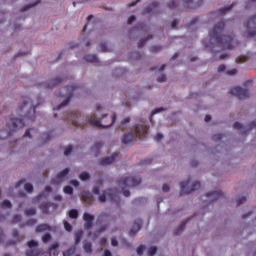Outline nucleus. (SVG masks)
<instances>
[{
  "mask_svg": "<svg viewBox=\"0 0 256 256\" xmlns=\"http://www.w3.org/2000/svg\"><path fill=\"white\" fill-rule=\"evenodd\" d=\"M163 139V134L161 133H157L155 138H154V141H156L157 143H159V141H161Z\"/></svg>",
  "mask_w": 256,
  "mask_h": 256,
  "instance_id": "3c124183",
  "label": "nucleus"
},
{
  "mask_svg": "<svg viewBox=\"0 0 256 256\" xmlns=\"http://www.w3.org/2000/svg\"><path fill=\"white\" fill-rule=\"evenodd\" d=\"M230 95H234V97H237L240 101H244V99L249 97V91L236 86L230 90Z\"/></svg>",
  "mask_w": 256,
  "mask_h": 256,
  "instance_id": "1a4fd4ad",
  "label": "nucleus"
},
{
  "mask_svg": "<svg viewBox=\"0 0 256 256\" xmlns=\"http://www.w3.org/2000/svg\"><path fill=\"white\" fill-rule=\"evenodd\" d=\"M161 111H165V108H156L151 112V116L157 115V113H161Z\"/></svg>",
  "mask_w": 256,
  "mask_h": 256,
  "instance_id": "49530a36",
  "label": "nucleus"
},
{
  "mask_svg": "<svg viewBox=\"0 0 256 256\" xmlns=\"http://www.w3.org/2000/svg\"><path fill=\"white\" fill-rule=\"evenodd\" d=\"M69 217L70 219H77V217H79V211H77L76 209L70 210Z\"/></svg>",
  "mask_w": 256,
  "mask_h": 256,
  "instance_id": "c756f323",
  "label": "nucleus"
},
{
  "mask_svg": "<svg viewBox=\"0 0 256 256\" xmlns=\"http://www.w3.org/2000/svg\"><path fill=\"white\" fill-rule=\"evenodd\" d=\"M67 175H69V168H65L63 171L58 173L56 177L52 179L51 184L59 185L60 183H63V179H65Z\"/></svg>",
  "mask_w": 256,
  "mask_h": 256,
  "instance_id": "f8f14e48",
  "label": "nucleus"
},
{
  "mask_svg": "<svg viewBox=\"0 0 256 256\" xmlns=\"http://www.w3.org/2000/svg\"><path fill=\"white\" fill-rule=\"evenodd\" d=\"M79 91V85H70L66 87V99L59 105L58 107L54 108V111H59V109H63V107H67L69 105V101L73 98V95Z\"/></svg>",
  "mask_w": 256,
  "mask_h": 256,
  "instance_id": "423d86ee",
  "label": "nucleus"
},
{
  "mask_svg": "<svg viewBox=\"0 0 256 256\" xmlns=\"http://www.w3.org/2000/svg\"><path fill=\"white\" fill-rule=\"evenodd\" d=\"M84 61H86L87 63H98L99 58L95 54H88L84 56Z\"/></svg>",
  "mask_w": 256,
  "mask_h": 256,
  "instance_id": "6ab92c4d",
  "label": "nucleus"
},
{
  "mask_svg": "<svg viewBox=\"0 0 256 256\" xmlns=\"http://www.w3.org/2000/svg\"><path fill=\"white\" fill-rule=\"evenodd\" d=\"M153 39V35H148L147 39H140L138 42V47H143L145 45V43H147V41Z\"/></svg>",
  "mask_w": 256,
  "mask_h": 256,
  "instance_id": "c85d7f7f",
  "label": "nucleus"
},
{
  "mask_svg": "<svg viewBox=\"0 0 256 256\" xmlns=\"http://www.w3.org/2000/svg\"><path fill=\"white\" fill-rule=\"evenodd\" d=\"M21 221V215H15L13 218V223H19Z\"/></svg>",
  "mask_w": 256,
  "mask_h": 256,
  "instance_id": "680f3d73",
  "label": "nucleus"
},
{
  "mask_svg": "<svg viewBox=\"0 0 256 256\" xmlns=\"http://www.w3.org/2000/svg\"><path fill=\"white\" fill-rule=\"evenodd\" d=\"M75 245H79L81 243V239H83V231L79 230L75 233Z\"/></svg>",
  "mask_w": 256,
  "mask_h": 256,
  "instance_id": "393cba45",
  "label": "nucleus"
},
{
  "mask_svg": "<svg viewBox=\"0 0 256 256\" xmlns=\"http://www.w3.org/2000/svg\"><path fill=\"white\" fill-rule=\"evenodd\" d=\"M70 183H71V185H73L74 187H79V181H77V180H71Z\"/></svg>",
  "mask_w": 256,
  "mask_h": 256,
  "instance_id": "774afa93",
  "label": "nucleus"
},
{
  "mask_svg": "<svg viewBox=\"0 0 256 256\" xmlns=\"http://www.w3.org/2000/svg\"><path fill=\"white\" fill-rule=\"evenodd\" d=\"M191 179H188L187 181H183L180 183V195H189V193H193V191H197L201 189V183L200 182H194L191 189H189V183Z\"/></svg>",
  "mask_w": 256,
  "mask_h": 256,
  "instance_id": "0eeeda50",
  "label": "nucleus"
},
{
  "mask_svg": "<svg viewBox=\"0 0 256 256\" xmlns=\"http://www.w3.org/2000/svg\"><path fill=\"white\" fill-rule=\"evenodd\" d=\"M189 223V218L187 220H184L178 228L174 230V235H181V233L185 230V225Z\"/></svg>",
  "mask_w": 256,
  "mask_h": 256,
  "instance_id": "aec40b11",
  "label": "nucleus"
},
{
  "mask_svg": "<svg viewBox=\"0 0 256 256\" xmlns=\"http://www.w3.org/2000/svg\"><path fill=\"white\" fill-rule=\"evenodd\" d=\"M177 25H179V20L174 19L171 23L172 29H177Z\"/></svg>",
  "mask_w": 256,
  "mask_h": 256,
  "instance_id": "864d4df0",
  "label": "nucleus"
},
{
  "mask_svg": "<svg viewBox=\"0 0 256 256\" xmlns=\"http://www.w3.org/2000/svg\"><path fill=\"white\" fill-rule=\"evenodd\" d=\"M245 61H247V57L236 58V63H245Z\"/></svg>",
  "mask_w": 256,
  "mask_h": 256,
  "instance_id": "5fc2aeb1",
  "label": "nucleus"
},
{
  "mask_svg": "<svg viewBox=\"0 0 256 256\" xmlns=\"http://www.w3.org/2000/svg\"><path fill=\"white\" fill-rule=\"evenodd\" d=\"M137 31H145V23H140L136 27Z\"/></svg>",
  "mask_w": 256,
  "mask_h": 256,
  "instance_id": "603ef678",
  "label": "nucleus"
},
{
  "mask_svg": "<svg viewBox=\"0 0 256 256\" xmlns=\"http://www.w3.org/2000/svg\"><path fill=\"white\" fill-rule=\"evenodd\" d=\"M64 193H66V195H71L73 193V187L65 186L64 187Z\"/></svg>",
  "mask_w": 256,
  "mask_h": 256,
  "instance_id": "ea45409f",
  "label": "nucleus"
},
{
  "mask_svg": "<svg viewBox=\"0 0 256 256\" xmlns=\"http://www.w3.org/2000/svg\"><path fill=\"white\" fill-rule=\"evenodd\" d=\"M161 49H163V47L159 46V45H154V46L150 47L151 53H159V51H161Z\"/></svg>",
  "mask_w": 256,
  "mask_h": 256,
  "instance_id": "72a5a7b5",
  "label": "nucleus"
},
{
  "mask_svg": "<svg viewBox=\"0 0 256 256\" xmlns=\"http://www.w3.org/2000/svg\"><path fill=\"white\" fill-rule=\"evenodd\" d=\"M95 220V217L87 212L83 214V221H84V228L85 229H91L93 227V221Z\"/></svg>",
  "mask_w": 256,
  "mask_h": 256,
  "instance_id": "ddd939ff",
  "label": "nucleus"
},
{
  "mask_svg": "<svg viewBox=\"0 0 256 256\" xmlns=\"http://www.w3.org/2000/svg\"><path fill=\"white\" fill-rule=\"evenodd\" d=\"M231 9H233V5H230V6L224 7V8H220L219 13H221L223 15V14L227 13L228 11H231Z\"/></svg>",
  "mask_w": 256,
  "mask_h": 256,
  "instance_id": "c9c22d12",
  "label": "nucleus"
},
{
  "mask_svg": "<svg viewBox=\"0 0 256 256\" xmlns=\"http://www.w3.org/2000/svg\"><path fill=\"white\" fill-rule=\"evenodd\" d=\"M63 223H64V229H65L66 231H68V232L73 231V226H71V224H69V222L64 221Z\"/></svg>",
  "mask_w": 256,
  "mask_h": 256,
  "instance_id": "58836bf2",
  "label": "nucleus"
},
{
  "mask_svg": "<svg viewBox=\"0 0 256 256\" xmlns=\"http://www.w3.org/2000/svg\"><path fill=\"white\" fill-rule=\"evenodd\" d=\"M106 229H107V225L101 226V227L99 228V230L96 232L97 235H100V233H103V231H105Z\"/></svg>",
  "mask_w": 256,
  "mask_h": 256,
  "instance_id": "e2e57ef3",
  "label": "nucleus"
},
{
  "mask_svg": "<svg viewBox=\"0 0 256 256\" xmlns=\"http://www.w3.org/2000/svg\"><path fill=\"white\" fill-rule=\"evenodd\" d=\"M107 199L117 203L119 201L118 190L108 189L106 192H104L103 194H101L99 196L100 203H105V201H107Z\"/></svg>",
  "mask_w": 256,
  "mask_h": 256,
  "instance_id": "6e6552de",
  "label": "nucleus"
},
{
  "mask_svg": "<svg viewBox=\"0 0 256 256\" xmlns=\"http://www.w3.org/2000/svg\"><path fill=\"white\" fill-rule=\"evenodd\" d=\"M40 209L44 215H47L49 213V204L43 203L40 205Z\"/></svg>",
  "mask_w": 256,
  "mask_h": 256,
  "instance_id": "7c9ffc66",
  "label": "nucleus"
},
{
  "mask_svg": "<svg viewBox=\"0 0 256 256\" xmlns=\"http://www.w3.org/2000/svg\"><path fill=\"white\" fill-rule=\"evenodd\" d=\"M63 81L62 78H56L50 81V83L46 84V89H53L55 85H59Z\"/></svg>",
  "mask_w": 256,
  "mask_h": 256,
  "instance_id": "5701e85b",
  "label": "nucleus"
},
{
  "mask_svg": "<svg viewBox=\"0 0 256 256\" xmlns=\"http://www.w3.org/2000/svg\"><path fill=\"white\" fill-rule=\"evenodd\" d=\"M77 248L75 246L68 248L65 252H63V256H73L75 255V251Z\"/></svg>",
  "mask_w": 256,
  "mask_h": 256,
  "instance_id": "bb28decb",
  "label": "nucleus"
},
{
  "mask_svg": "<svg viewBox=\"0 0 256 256\" xmlns=\"http://www.w3.org/2000/svg\"><path fill=\"white\" fill-rule=\"evenodd\" d=\"M149 132V125L147 123L142 122L140 125L136 126L134 130L130 133H125L122 137L123 145H129L131 141L138 137L139 139H145L147 137V133Z\"/></svg>",
  "mask_w": 256,
  "mask_h": 256,
  "instance_id": "20e7f679",
  "label": "nucleus"
},
{
  "mask_svg": "<svg viewBox=\"0 0 256 256\" xmlns=\"http://www.w3.org/2000/svg\"><path fill=\"white\" fill-rule=\"evenodd\" d=\"M82 199H83V201L88 203V205H91V203H93V194H91V192H89V191H83Z\"/></svg>",
  "mask_w": 256,
  "mask_h": 256,
  "instance_id": "a211bd4d",
  "label": "nucleus"
},
{
  "mask_svg": "<svg viewBox=\"0 0 256 256\" xmlns=\"http://www.w3.org/2000/svg\"><path fill=\"white\" fill-rule=\"evenodd\" d=\"M117 185L122 190L124 197H130L131 192L127 189V187H137V185H141L140 177H121L117 180Z\"/></svg>",
  "mask_w": 256,
  "mask_h": 256,
  "instance_id": "39448f33",
  "label": "nucleus"
},
{
  "mask_svg": "<svg viewBox=\"0 0 256 256\" xmlns=\"http://www.w3.org/2000/svg\"><path fill=\"white\" fill-rule=\"evenodd\" d=\"M100 49L101 51H103V53H107V51H109V48L107 47V43H101Z\"/></svg>",
  "mask_w": 256,
  "mask_h": 256,
  "instance_id": "37998d69",
  "label": "nucleus"
},
{
  "mask_svg": "<svg viewBox=\"0 0 256 256\" xmlns=\"http://www.w3.org/2000/svg\"><path fill=\"white\" fill-rule=\"evenodd\" d=\"M119 157V154L113 153L111 156L104 157L100 160V165H111Z\"/></svg>",
  "mask_w": 256,
  "mask_h": 256,
  "instance_id": "dca6fc26",
  "label": "nucleus"
},
{
  "mask_svg": "<svg viewBox=\"0 0 256 256\" xmlns=\"http://www.w3.org/2000/svg\"><path fill=\"white\" fill-rule=\"evenodd\" d=\"M247 201L246 197H241L239 199L236 200V205H243V203Z\"/></svg>",
  "mask_w": 256,
  "mask_h": 256,
  "instance_id": "8fccbe9b",
  "label": "nucleus"
},
{
  "mask_svg": "<svg viewBox=\"0 0 256 256\" xmlns=\"http://www.w3.org/2000/svg\"><path fill=\"white\" fill-rule=\"evenodd\" d=\"M159 7V2H152L147 8H146V13H153L155 9Z\"/></svg>",
  "mask_w": 256,
  "mask_h": 256,
  "instance_id": "a878e982",
  "label": "nucleus"
},
{
  "mask_svg": "<svg viewBox=\"0 0 256 256\" xmlns=\"http://www.w3.org/2000/svg\"><path fill=\"white\" fill-rule=\"evenodd\" d=\"M234 129H243V124L239 122H235L233 125Z\"/></svg>",
  "mask_w": 256,
  "mask_h": 256,
  "instance_id": "13d9d810",
  "label": "nucleus"
},
{
  "mask_svg": "<svg viewBox=\"0 0 256 256\" xmlns=\"http://www.w3.org/2000/svg\"><path fill=\"white\" fill-rule=\"evenodd\" d=\"M246 27H247L248 37H255L256 36V15L248 19Z\"/></svg>",
  "mask_w": 256,
  "mask_h": 256,
  "instance_id": "9b49d317",
  "label": "nucleus"
},
{
  "mask_svg": "<svg viewBox=\"0 0 256 256\" xmlns=\"http://www.w3.org/2000/svg\"><path fill=\"white\" fill-rule=\"evenodd\" d=\"M22 105L18 107V111H26L22 118H10L8 125H12L10 131L22 129L25 126V121H35V109L37 106L33 105V100L29 97H23Z\"/></svg>",
  "mask_w": 256,
  "mask_h": 256,
  "instance_id": "7ed1b4c3",
  "label": "nucleus"
},
{
  "mask_svg": "<svg viewBox=\"0 0 256 256\" xmlns=\"http://www.w3.org/2000/svg\"><path fill=\"white\" fill-rule=\"evenodd\" d=\"M37 213V209L31 207L27 210H25V215H27L28 217L31 215H35Z\"/></svg>",
  "mask_w": 256,
  "mask_h": 256,
  "instance_id": "473e14b6",
  "label": "nucleus"
},
{
  "mask_svg": "<svg viewBox=\"0 0 256 256\" xmlns=\"http://www.w3.org/2000/svg\"><path fill=\"white\" fill-rule=\"evenodd\" d=\"M105 117H107V114L102 115V122L100 120H97V116H88L86 118V123L81 122V113L79 112H70L64 114V119L66 121H70L74 127H80V129H85L86 125H91L94 127H102L103 129H107L111 127L115 121H117V115L113 114L107 123V120H105Z\"/></svg>",
  "mask_w": 256,
  "mask_h": 256,
  "instance_id": "f03ea898",
  "label": "nucleus"
},
{
  "mask_svg": "<svg viewBox=\"0 0 256 256\" xmlns=\"http://www.w3.org/2000/svg\"><path fill=\"white\" fill-rule=\"evenodd\" d=\"M90 178H91V175H89L88 172H82V173L80 174V176H79V179H80L81 181H88V179H90Z\"/></svg>",
  "mask_w": 256,
  "mask_h": 256,
  "instance_id": "2f4dec72",
  "label": "nucleus"
},
{
  "mask_svg": "<svg viewBox=\"0 0 256 256\" xmlns=\"http://www.w3.org/2000/svg\"><path fill=\"white\" fill-rule=\"evenodd\" d=\"M12 237L14 240L7 242V245H17V243H19V231L13 230Z\"/></svg>",
  "mask_w": 256,
  "mask_h": 256,
  "instance_id": "412c9836",
  "label": "nucleus"
},
{
  "mask_svg": "<svg viewBox=\"0 0 256 256\" xmlns=\"http://www.w3.org/2000/svg\"><path fill=\"white\" fill-rule=\"evenodd\" d=\"M2 207L6 208V209L11 208V201H9V200H4V201L2 202Z\"/></svg>",
  "mask_w": 256,
  "mask_h": 256,
  "instance_id": "79ce46f5",
  "label": "nucleus"
},
{
  "mask_svg": "<svg viewBox=\"0 0 256 256\" xmlns=\"http://www.w3.org/2000/svg\"><path fill=\"white\" fill-rule=\"evenodd\" d=\"M213 141H221V139H223V134H215L212 137Z\"/></svg>",
  "mask_w": 256,
  "mask_h": 256,
  "instance_id": "09e8293b",
  "label": "nucleus"
},
{
  "mask_svg": "<svg viewBox=\"0 0 256 256\" xmlns=\"http://www.w3.org/2000/svg\"><path fill=\"white\" fill-rule=\"evenodd\" d=\"M59 247L58 243H54L50 246L51 251H55Z\"/></svg>",
  "mask_w": 256,
  "mask_h": 256,
  "instance_id": "338daca9",
  "label": "nucleus"
},
{
  "mask_svg": "<svg viewBox=\"0 0 256 256\" xmlns=\"http://www.w3.org/2000/svg\"><path fill=\"white\" fill-rule=\"evenodd\" d=\"M29 251L26 252V256H39L41 255V250H39V243L35 240H30L27 243Z\"/></svg>",
  "mask_w": 256,
  "mask_h": 256,
  "instance_id": "9d476101",
  "label": "nucleus"
},
{
  "mask_svg": "<svg viewBox=\"0 0 256 256\" xmlns=\"http://www.w3.org/2000/svg\"><path fill=\"white\" fill-rule=\"evenodd\" d=\"M157 81L158 83H165V81H167V76L163 74L157 78Z\"/></svg>",
  "mask_w": 256,
  "mask_h": 256,
  "instance_id": "de8ad7c7",
  "label": "nucleus"
},
{
  "mask_svg": "<svg viewBox=\"0 0 256 256\" xmlns=\"http://www.w3.org/2000/svg\"><path fill=\"white\" fill-rule=\"evenodd\" d=\"M71 153H73V147L68 146V147L64 150V155L69 156V155H71Z\"/></svg>",
  "mask_w": 256,
  "mask_h": 256,
  "instance_id": "c03bdc74",
  "label": "nucleus"
},
{
  "mask_svg": "<svg viewBox=\"0 0 256 256\" xmlns=\"http://www.w3.org/2000/svg\"><path fill=\"white\" fill-rule=\"evenodd\" d=\"M42 241L43 243H49V241H51V234L46 233L42 236Z\"/></svg>",
  "mask_w": 256,
  "mask_h": 256,
  "instance_id": "e433bc0d",
  "label": "nucleus"
},
{
  "mask_svg": "<svg viewBox=\"0 0 256 256\" xmlns=\"http://www.w3.org/2000/svg\"><path fill=\"white\" fill-rule=\"evenodd\" d=\"M100 185H103V181L102 180H98L97 183H96V186L93 188L94 195H99V193H100Z\"/></svg>",
  "mask_w": 256,
  "mask_h": 256,
  "instance_id": "cd10ccee",
  "label": "nucleus"
},
{
  "mask_svg": "<svg viewBox=\"0 0 256 256\" xmlns=\"http://www.w3.org/2000/svg\"><path fill=\"white\" fill-rule=\"evenodd\" d=\"M143 251H145V246H143V245L138 246V248L136 250L137 255H140V256L143 255Z\"/></svg>",
  "mask_w": 256,
  "mask_h": 256,
  "instance_id": "a19ab883",
  "label": "nucleus"
},
{
  "mask_svg": "<svg viewBox=\"0 0 256 256\" xmlns=\"http://www.w3.org/2000/svg\"><path fill=\"white\" fill-rule=\"evenodd\" d=\"M155 253H157V247L151 246V247L148 249V255H149V256H153V255H155Z\"/></svg>",
  "mask_w": 256,
  "mask_h": 256,
  "instance_id": "4c0bfd02",
  "label": "nucleus"
},
{
  "mask_svg": "<svg viewBox=\"0 0 256 256\" xmlns=\"http://www.w3.org/2000/svg\"><path fill=\"white\" fill-rule=\"evenodd\" d=\"M137 18L135 17V15H131L129 18H128V25H131V23L135 22Z\"/></svg>",
  "mask_w": 256,
  "mask_h": 256,
  "instance_id": "bf43d9fd",
  "label": "nucleus"
},
{
  "mask_svg": "<svg viewBox=\"0 0 256 256\" xmlns=\"http://www.w3.org/2000/svg\"><path fill=\"white\" fill-rule=\"evenodd\" d=\"M218 73H226V75H237V69L227 70V66L221 64L218 66Z\"/></svg>",
  "mask_w": 256,
  "mask_h": 256,
  "instance_id": "f3484780",
  "label": "nucleus"
},
{
  "mask_svg": "<svg viewBox=\"0 0 256 256\" xmlns=\"http://www.w3.org/2000/svg\"><path fill=\"white\" fill-rule=\"evenodd\" d=\"M83 249L85 253H88L89 255L90 253H93V245L91 244V242H85L83 244Z\"/></svg>",
  "mask_w": 256,
  "mask_h": 256,
  "instance_id": "b1692460",
  "label": "nucleus"
},
{
  "mask_svg": "<svg viewBox=\"0 0 256 256\" xmlns=\"http://www.w3.org/2000/svg\"><path fill=\"white\" fill-rule=\"evenodd\" d=\"M141 225H143V221H141V219L134 221V223L129 231L130 237H135V235H137L138 231L141 229Z\"/></svg>",
  "mask_w": 256,
  "mask_h": 256,
  "instance_id": "4468645a",
  "label": "nucleus"
},
{
  "mask_svg": "<svg viewBox=\"0 0 256 256\" xmlns=\"http://www.w3.org/2000/svg\"><path fill=\"white\" fill-rule=\"evenodd\" d=\"M23 183H25V179L18 181V182L15 184L16 189L19 188L20 186H22Z\"/></svg>",
  "mask_w": 256,
  "mask_h": 256,
  "instance_id": "69168bd1",
  "label": "nucleus"
},
{
  "mask_svg": "<svg viewBox=\"0 0 256 256\" xmlns=\"http://www.w3.org/2000/svg\"><path fill=\"white\" fill-rule=\"evenodd\" d=\"M162 191H163L164 193L169 192V185H168V184H164L163 187H162Z\"/></svg>",
  "mask_w": 256,
  "mask_h": 256,
  "instance_id": "0e129e2a",
  "label": "nucleus"
},
{
  "mask_svg": "<svg viewBox=\"0 0 256 256\" xmlns=\"http://www.w3.org/2000/svg\"><path fill=\"white\" fill-rule=\"evenodd\" d=\"M43 231H51L49 224H40L36 227V233H43Z\"/></svg>",
  "mask_w": 256,
  "mask_h": 256,
  "instance_id": "4be33fe9",
  "label": "nucleus"
},
{
  "mask_svg": "<svg viewBox=\"0 0 256 256\" xmlns=\"http://www.w3.org/2000/svg\"><path fill=\"white\" fill-rule=\"evenodd\" d=\"M224 29L225 21L221 20L215 24L214 28L209 32L211 46L205 45V47L211 49L212 53H217L215 47H220L221 50L235 49V45H237V43L233 40V35H223Z\"/></svg>",
  "mask_w": 256,
  "mask_h": 256,
  "instance_id": "f257e3e1",
  "label": "nucleus"
},
{
  "mask_svg": "<svg viewBox=\"0 0 256 256\" xmlns=\"http://www.w3.org/2000/svg\"><path fill=\"white\" fill-rule=\"evenodd\" d=\"M37 3L39 2H36L35 4L33 5H26L22 8V11H29V9H31V7H35V5H37Z\"/></svg>",
  "mask_w": 256,
  "mask_h": 256,
  "instance_id": "6e6d98bb",
  "label": "nucleus"
},
{
  "mask_svg": "<svg viewBox=\"0 0 256 256\" xmlns=\"http://www.w3.org/2000/svg\"><path fill=\"white\" fill-rule=\"evenodd\" d=\"M35 223H37L36 219H30L26 222V225L31 226V225H35Z\"/></svg>",
  "mask_w": 256,
  "mask_h": 256,
  "instance_id": "052dcab7",
  "label": "nucleus"
},
{
  "mask_svg": "<svg viewBox=\"0 0 256 256\" xmlns=\"http://www.w3.org/2000/svg\"><path fill=\"white\" fill-rule=\"evenodd\" d=\"M24 189L27 193H33V184L26 183L24 185Z\"/></svg>",
  "mask_w": 256,
  "mask_h": 256,
  "instance_id": "f704fd0d",
  "label": "nucleus"
},
{
  "mask_svg": "<svg viewBox=\"0 0 256 256\" xmlns=\"http://www.w3.org/2000/svg\"><path fill=\"white\" fill-rule=\"evenodd\" d=\"M169 9H175L177 7V2L175 0H172L168 3Z\"/></svg>",
  "mask_w": 256,
  "mask_h": 256,
  "instance_id": "a18cd8bd",
  "label": "nucleus"
},
{
  "mask_svg": "<svg viewBox=\"0 0 256 256\" xmlns=\"http://www.w3.org/2000/svg\"><path fill=\"white\" fill-rule=\"evenodd\" d=\"M101 147H103V144L101 142H98L94 145L95 151H100Z\"/></svg>",
  "mask_w": 256,
  "mask_h": 256,
  "instance_id": "4d7b16f0",
  "label": "nucleus"
},
{
  "mask_svg": "<svg viewBox=\"0 0 256 256\" xmlns=\"http://www.w3.org/2000/svg\"><path fill=\"white\" fill-rule=\"evenodd\" d=\"M206 197H208L210 201H219V199H223L225 195L221 191H212V192H208L206 194Z\"/></svg>",
  "mask_w": 256,
  "mask_h": 256,
  "instance_id": "2eb2a0df",
  "label": "nucleus"
}]
</instances>
